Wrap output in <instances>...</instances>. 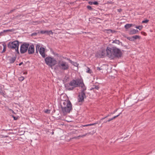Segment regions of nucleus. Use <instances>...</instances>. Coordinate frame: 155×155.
<instances>
[{
    "label": "nucleus",
    "instance_id": "39448f33",
    "mask_svg": "<svg viewBox=\"0 0 155 155\" xmlns=\"http://www.w3.org/2000/svg\"><path fill=\"white\" fill-rule=\"evenodd\" d=\"M58 65L60 68L63 70H67L69 68L68 63L64 61H59Z\"/></svg>",
    "mask_w": 155,
    "mask_h": 155
},
{
    "label": "nucleus",
    "instance_id": "f3484780",
    "mask_svg": "<svg viewBox=\"0 0 155 155\" xmlns=\"http://www.w3.org/2000/svg\"><path fill=\"white\" fill-rule=\"evenodd\" d=\"M96 56L100 58H103L104 57V54L102 53H98L96 54Z\"/></svg>",
    "mask_w": 155,
    "mask_h": 155
},
{
    "label": "nucleus",
    "instance_id": "79ce46f5",
    "mask_svg": "<svg viewBox=\"0 0 155 155\" xmlns=\"http://www.w3.org/2000/svg\"><path fill=\"white\" fill-rule=\"evenodd\" d=\"M106 31H107V33H109L110 32H112V30L110 29L106 30Z\"/></svg>",
    "mask_w": 155,
    "mask_h": 155
},
{
    "label": "nucleus",
    "instance_id": "de8ad7c7",
    "mask_svg": "<svg viewBox=\"0 0 155 155\" xmlns=\"http://www.w3.org/2000/svg\"><path fill=\"white\" fill-rule=\"evenodd\" d=\"M32 36H35L37 35V33H33L32 34Z\"/></svg>",
    "mask_w": 155,
    "mask_h": 155
},
{
    "label": "nucleus",
    "instance_id": "58836bf2",
    "mask_svg": "<svg viewBox=\"0 0 155 155\" xmlns=\"http://www.w3.org/2000/svg\"><path fill=\"white\" fill-rule=\"evenodd\" d=\"M40 33L41 34H45L46 33V31H41Z\"/></svg>",
    "mask_w": 155,
    "mask_h": 155
},
{
    "label": "nucleus",
    "instance_id": "f03ea898",
    "mask_svg": "<svg viewBox=\"0 0 155 155\" xmlns=\"http://www.w3.org/2000/svg\"><path fill=\"white\" fill-rule=\"evenodd\" d=\"M61 107L64 115L70 113V111L72 110V104L69 100L64 102L61 105Z\"/></svg>",
    "mask_w": 155,
    "mask_h": 155
},
{
    "label": "nucleus",
    "instance_id": "0e129e2a",
    "mask_svg": "<svg viewBox=\"0 0 155 155\" xmlns=\"http://www.w3.org/2000/svg\"><path fill=\"white\" fill-rule=\"evenodd\" d=\"M54 134V132H53L52 133V134Z\"/></svg>",
    "mask_w": 155,
    "mask_h": 155
},
{
    "label": "nucleus",
    "instance_id": "6ab92c4d",
    "mask_svg": "<svg viewBox=\"0 0 155 155\" xmlns=\"http://www.w3.org/2000/svg\"><path fill=\"white\" fill-rule=\"evenodd\" d=\"M14 31V29H8L6 30H4L3 31V32H4V33H7L8 32H12Z\"/></svg>",
    "mask_w": 155,
    "mask_h": 155
},
{
    "label": "nucleus",
    "instance_id": "72a5a7b5",
    "mask_svg": "<svg viewBox=\"0 0 155 155\" xmlns=\"http://www.w3.org/2000/svg\"><path fill=\"white\" fill-rule=\"evenodd\" d=\"M40 45L39 44H38L36 45V49H39V50L40 49Z\"/></svg>",
    "mask_w": 155,
    "mask_h": 155
},
{
    "label": "nucleus",
    "instance_id": "680f3d73",
    "mask_svg": "<svg viewBox=\"0 0 155 155\" xmlns=\"http://www.w3.org/2000/svg\"><path fill=\"white\" fill-rule=\"evenodd\" d=\"M101 53H102L103 54H104V53L103 51H102Z\"/></svg>",
    "mask_w": 155,
    "mask_h": 155
},
{
    "label": "nucleus",
    "instance_id": "20e7f679",
    "mask_svg": "<svg viewBox=\"0 0 155 155\" xmlns=\"http://www.w3.org/2000/svg\"><path fill=\"white\" fill-rule=\"evenodd\" d=\"M46 64L51 67L54 66L57 64V61L54 58L50 56H48L45 59Z\"/></svg>",
    "mask_w": 155,
    "mask_h": 155
},
{
    "label": "nucleus",
    "instance_id": "e2e57ef3",
    "mask_svg": "<svg viewBox=\"0 0 155 155\" xmlns=\"http://www.w3.org/2000/svg\"><path fill=\"white\" fill-rule=\"evenodd\" d=\"M97 18V19H100V18Z\"/></svg>",
    "mask_w": 155,
    "mask_h": 155
},
{
    "label": "nucleus",
    "instance_id": "37998d69",
    "mask_svg": "<svg viewBox=\"0 0 155 155\" xmlns=\"http://www.w3.org/2000/svg\"><path fill=\"white\" fill-rule=\"evenodd\" d=\"M112 120V119L111 118V119H109L108 120H106V122H104V123H107V122H110V121H111V120Z\"/></svg>",
    "mask_w": 155,
    "mask_h": 155
},
{
    "label": "nucleus",
    "instance_id": "ddd939ff",
    "mask_svg": "<svg viewBox=\"0 0 155 155\" xmlns=\"http://www.w3.org/2000/svg\"><path fill=\"white\" fill-rule=\"evenodd\" d=\"M16 58V56H14L12 57H11L9 59V62L11 64L13 63L14 62Z\"/></svg>",
    "mask_w": 155,
    "mask_h": 155
},
{
    "label": "nucleus",
    "instance_id": "0eeeda50",
    "mask_svg": "<svg viewBox=\"0 0 155 155\" xmlns=\"http://www.w3.org/2000/svg\"><path fill=\"white\" fill-rule=\"evenodd\" d=\"M86 97L85 93H79L78 98V102H83L84 101V98Z\"/></svg>",
    "mask_w": 155,
    "mask_h": 155
},
{
    "label": "nucleus",
    "instance_id": "bb28decb",
    "mask_svg": "<svg viewBox=\"0 0 155 155\" xmlns=\"http://www.w3.org/2000/svg\"><path fill=\"white\" fill-rule=\"evenodd\" d=\"M0 94L3 96L5 95V92L3 91L1 89H0Z\"/></svg>",
    "mask_w": 155,
    "mask_h": 155
},
{
    "label": "nucleus",
    "instance_id": "7c9ffc66",
    "mask_svg": "<svg viewBox=\"0 0 155 155\" xmlns=\"http://www.w3.org/2000/svg\"><path fill=\"white\" fill-rule=\"evenodd\" d=\"M72 64L74 65L75 66H78V64L77 62H75L73 61V63H72Z\"/></svg>",
    "mask_w": 155,
    "mask_h": 155
},
{
    "label": "nucleus",
    "instance_id": "c756f323",
    "mask_svg": "<svg viewBox=\"0 0 155 155\" xmlns=\"http://www.w3.org/2000/svg\"><path fill=\"white\" fill-rule=\"evenodd\" d=\"M24 79H25V78H24V77H22V76L18 78V80L20 81H23Z\"/></svg>",
    "mask_w": 155,
    "mask_h": 155
},
{
    "label": "nucleus",
    "instance_id": "f8f14e48",
    "mask_svg": "<svg viewBox=\"0 0 155 155\" xmlns=\"http://www.w3.org/2000/svg\"><path fill=\"white\" fill-rule=\"evenodd\" d=\"M134 25H135L134 24H127L125 25L124 27L126 29H128L131 27L134 26Z\"/></svg>",
    "mask_w": 155,
    "mask_h": 155
},
{
    "label": "nucleus",
    "instance_id": "9b49d317",
    "mask_svg": "<svg viewBox=\"0 0 155 155\" xmlns=\"http://www.w3.org/2000/svg\"><path fill=\"white\" fill-rule=\"evenodd\" d=\"M76 81H75V80H73L70 81L69 83V85L70 86H73L74 87H76Z\"/></svg>",
    "mask_w": 155,
    "mask_h": 155
},
{
    "label": "nucleus",
    "instance_id": "a878e982",
    "mask_svg": "<svg viewBox=\"0 0 155 155\" xmlns=\"http://www.w3.org/2000/svg\"><path fill=\"white\" fill-rule=\"evenodd\" d=\"M87 8L88 10L90 11H93L94 10V9L93 8H92L91 6L90 5H87Z\"/></svg>",
    "mask_w": 155,
    "mask_h": 155
},
{
    "label": "nucleus",
    "instance_id": "1a4fd4ad",
    "mask_svg": "<svg viewBox=\"0 0 155 155\" xmlns=\"http://www.w3.org/2000/svg\"><path fill=\"white\" fill-rule=\"evenodd\" d=\"M76 81V87H80L81 85H84V83L83 82V80L81 79H78L75 80Z\"/></svg>",
    "mask_w": 155,
    "mask_h": 155
},
{
    "label": "nucleus",
    "instance_id": "473e14b6",
    "mask_svg": "<svg viewBox=\"0 0 155 155\" xmlns=\"http://www.w3.org/2000/svg\"><path fill=\"white\" fill-rule=\"evenodd\" d=\"M149 20L147 19H146L145 20H143L142 21V23H147L148 21Z\"/></svg>",
    "mask_w": 155,
    "mask_h": 155
},
{
    "label": "nucleus",
    "instance_id": "b1692460",
    "mask_svg": "<svg viewBox=\"0 0 155 155\" xmlns=\"http://www.w3.org/2000/svg\"><path fill=\"white\" fill-rule=\"evenodd\" d=\"M47 34L50 35L51 34H53V32L51 31H46V33Z\"/></svg>",
    "mask_w": 155,
    "mask_h": 155
},
{
    "label": "nucleus",
    "instance_id": "5701e85b",
    "mask_svg": "<svg viewBox=\"0 0 155 155\" xmlns=\"http://www.w3.org/2000/svg\"><path fill=\"white\" fill-rule=\"evenodd\" d=\"M97 123H98L97 122H96V123H93V124H87L85 125H84L83 126H84V127L86 126L87 127V126H90L94 125H95V124H97Z\"/></svg>",
    "mask_w": 155,
    "mask_h": 155
},
{
    "label": "nucleus",
    "instance_id": "864d4df0",
    "mask_svg": "<svg viewBox=\"0 0 155 155\" xmlns=\"http://www.w3.org/2000/svg\"><path fill=\"white\" fill-rule=\"evenodd\" d=\"M38 51H39V49H36V53H38Z\"/></svg>",
    "mask_w": 155,
    "mask_h": 155
},
{
    "label": "nucleus",
    "instance_id": "ea45409f",
    "mask_svg": "<svg viewBox=\"0 0 155 155\" xmlns=\"http://www.w3.org/2000/svg\"><path fill=\"white\" fill-rule=\"evenodd\" d=\"M4 32H3V31L0 32V36H2L5 35Z\"/></svg>",
    "mask_w": 155,
    "mask_h": 155
},
{
    "label": "nucleus",
    "instance_id": "a18cd8bd",
    "mask_svg": "<svg viewBox=\"0 0 155 155\" xmlns=\"http://www.w3.org/2000/svg\"><path fill=\"white\" fill-rule=\"evenodd\" d=\"M2 46H0V53H1V52L2 51Z\"/></svg>",
    "mask_w": 155,
    "mask_h": 155
},
{
    "label": "nucleus",
    "instance_id": "49530a36",
    "mask_svg": "<svg viewBox=\"0 0 155 155\" xmlns=\"http://www.w3.org/2000/svg\"><path fill=\"white\" fill-rule=\"evenodd\" d=\"M141 34H143V35H146V34L145 32H143V31H142L141 32Z\"/></svg>",
    "mask_w": 155,
    "mask_h": 155
},
{
    "label": "nucleus",
    "instance_id": "423d86ee",
    "mask_svg": "<svg viewBox=\"0 0 155 155\" xmlns=\"http://www.w3.org/2000/svg\"><path fill=\"white\" fill-rule=\"evenodd\" d=\"M29 46V43L24 42L21 46L20 50L21 53L24 54L26 52Z\"/></svg>",
    "mask_w": 155,
    "mask_h": 155
},
{
    "label": "nucleus",
    "instance_id": "8fccbe9b",
    "mask_svg": "<svg viewBox=\"0 0 155 155\" xmlns=\"http://www.w3.org/2000/svg\"><path fill=\"white\" fill-rule=\"evenodd\" d=\"M77 138H78V137H72V138H70V140H71V139H77Z\"/></svg>",
    "mask_w": 155,
    "mask_h": 155
},
{
    "label": "nucleus",
    "instance_id": "603ef678",
    "mask_svg": "<svg viewBox=\"0 0 155 155\" xmlns=\"http://www.w3.org/2000/svg\"><path fill=\"white\" fill-rule=\"evenodd\" d=\"M55 55H57V56L58 57V54H57V53H53Z\"/></svg>",
    "mask_w": 155,
    "mask_h": 155
},
{
    "label": "nucleus",
    "instance_id": "f257e3e1",
    "mask_svg": "<svg viewBox=\"0 0 155 155\" xmlns=\"http://www.w3.org/2000/svg\"><path fill=\"white\" fill-rule=\"evenodd\" d=\"M106 51L107 55L109 58L113 59L114 58H120L122 56V52L120 50L116 47H108Z\"/></svg>",
    "mask_w": 155,
    "mask_h": 155
},
{
    "label": "nucleus",
    "instance_id": "c85d7f7f",
    "mask_svg": "<svg viewBox=\"0 0 155 155\" xmlns=\"http://www.w3.org/2000/svg\"><path fill=\"white\" fill-rule=\"evenodd\" d=\"M88 70L87 71V72L89 74H91L92 72L91 70L89 68H87Z\"/></svg>",
    "mask_w": 155,
    "mask_h": 155
},
{
    "label": "nucleus",
    "instance_id": "2f4dec72",
    "mask_svg": "<svg viewBox=\"0 0 155 155\" xmlns=\"http://www.w3.org/2000/svg\"><path fill=\"white\" fill-rule=\"evenodd\" d=\"M12 117L15 120H18V117H19L18 116L16 117H15L14 115H12Z\"/></svg>",
    "mask_w": 155,
    "mask_h": 155
},
{
    "label": "nucleus",
    "instance_id": "412c9836",
    "mask_svg": "<svg viewBox=\"0 0 155 155\" xmlns=\"http://www.w3.org/2000/svg\"><path fill=\"white\" fill-rule=\"evenodd\" d=\"M132 38L134 40L135 39H140V37L139 36L136 35L133 36Z\"/></svg>",
    "mask_w": 155,
    "mask_h": 155
},
{
    "label": "nucleus",
    "instance_id": "a19ab883",
    "mask_svg": "<svg viewBox=\"0 0 155 155\" xmlns=\"http://www.w3.org/2000/svg\"><path fill=\"white\" fill-rule=\"evenodd\" d=\"M17 8H15V9H14L10 11L8 13V14H9L10 13H12V12H13Z\"/></svg>",
    "mask_w": 155,
    "mask_h": 155
},
{
    "label": "nucleus",
    "instance_id": "052dcab7",
    "mask_svg": "<svg viewBox=\"0 0 155 155\" xmlns=\"http://www.w3.org/2000/svg\"><path fill=\"white\" fill-rule=\"evenodd\" d=\"M48 110H46V111H45V113H48Z\"/></svg>",
    "mask_w": 155,
    "mask_h": 155
},
{
    "label": "nucleus",
    "instance_id": "c03bdc74",
    "mask_svg": "<svg viewBox=\"0 0 155 155\" xmlns=\"http://www.w3.org/2000/svg\"><path fill=\"white\" fill-rule=\"evenodd\" d=\"M67 60H69V62L71 63V64L72 63H73V61H71V60L69 59L68 58H67Z\"/></svg>",
    "mask_w": 155,
    "mask_h": 155
},
{
    "label": "nucleus",
    "instance_id": "4468645a",
    "mask_svg": "<svg viewBox=\"0 0 155 155\" xmlns=\"http://www.w3.org/2000/svg\"><path fill=\"white\" fill-rule=\"evenodd\" d=\"M138 32V31L137 30L133 29L130 30V35H133L137 34Z\"/></svg>",
    "mask_w": 155,
    "mask_h": 155
},
{
    "label": "nucleus",
    "instance_id": "e433bc0d",
    "mask_svg": "<svg viewBox=\"0 0 155 155\" xmlns=\"http://www.w3.org/2000/svg\"><path fill=\"white\" fill-rule=\"evenodd\" d=\"M109 114H108L107 115L106 117H104L102 118L100 120V122H101L102 120H103L104 119H105V118L108 117H109Z\"/></svg>",
    "mask_w": 155,
    "mask_h": 155
},
{
    "label": "nucleus",
    "instance_id": "9d476101",
    "mask_svg": "<svg viewBox=\"0 0 155 155\" xmlns=\"http://www.w3.org/2000/svg\"><path fill=\"white\" fill-rule=\"evenodd\" d=\"M45 48L42 47L40 48L39 50L40 54L43 58H45L47 56V55L45 53Z\"/></svg>",
    "mask_w": 155,
    "mask_h": 155
},
{
    "label": "nucleus",
    "instance_id": "2eb2a0df",
    "mask_svg": "<svg viewBox=\"0 0 155 155\" xmlns=\"http://www.w3.org/2000/svg\"><path fill=\"white\" fill-rule=\"evenodd\" d=\"M80 87H81L82 88L81 92V93H85L84 92V91L86 89V87L85 86L84 84V85H81Z\"/></svg>",
    "mask_w": 155,
    "mask_h": 155
},
{
    "label": "nucleus",
    "instance_id": "cd10ccee",
    "mask_svg": "<svg viewBox=\"0 0 155 155\" xmlns=\"http://www.w3.org/2000/svg\"><path fill=\"white\" fill-rule=\"evenodd\" d=\"M127 39H128V40H129L130 41H134V39H133V38H132V37H128L127 38Z\"/></svg>",
    "mask_w": 155,
    "mask_h": 155
},
{
    "label": "nucleus",
    "instance_id": "09e8293b",
    "mask_svg": "<svg viewBox=\"0 0 155 155\" xmlns=\"http://www.w3.org/2000/svg\"><path fill=\"white\" fill-rule=\"evenodd\" d=\"M97 70L100 71V70H102V68L100 67H97Z\"/></svg>",
    "mask_w": 155,
    "mask_h": 155
},
{
    "label": "nucleus",
    "instance_id": "f704fd0d",
    "mask_svg": "<svg viewBox=\"0 0 155 155\" xmlns=\"http://www.w3.org/2000/svg\"><path fill=\"white\" fill-rule=\"evenodd\" d=\"M121 113H120L119 114H118V115H116V116H115L114 117H112V118H111L112 119V120L115 119V118H116V117H118L119 116V115H120V114H121Z\"/></svg>",
    "mask_w": 155,
    "mask_h": 155
},
{
    "label": "nucleus",
    "instance_id": "c9c22d12",
    "mask_svg": "<svg viewBox=\"0 0 155 155\" xmlns=\"http://www.w3.org/2000/svg\"><path fill=\"white\" fill-rule=\"evenodd\" d=\"M74 87H69L68 86V89L69 91H71L73 90L74 89Z\"/></svg>",
    "mask_w": 155,
    "mask_h": 155
},
{
    "label": "nucleus",
    "instance_id": "5fc2aeb1",
    "mask_svg": "<svg viewBox=\"0 0 155 155\" xmlns=\"http://www.w3.org/2000/svg\"><path fill=\"white\" fill-rule=\"evenodd\" d=\"M117 11H118V12H120L122 11V10L121 9H118L117 10Z\"/></svg>",
    "mask_w": 155,
    "mask_h": 155
},
{
    "label": "nucleus",
    "instance_id": "bf43d9fd",
    "mask_svg": "<svg viewBox=\"0 0 155 155\" xmlns=\"http://www.w3.org/2000/svg\"><path fill=\"white\" fill-rule=\"evenodd\" d=\"M117 110H115L114 111V112H113V114H114V113H115V112L117 111Z\"/></svg>",
    "mask_w": 155,
    "mask_h": 155
},
{
    "label": "nucleus",
    "instance_id": "4be33fe9",
    "mask_svg": "<svg viewBox=\"0 0 155 155\" xmlns=\"http://www.w3.org/2000/svg\"><path fill=\"white\" fill-rule=\"evenodd\" d=\"M113 43H115L118 45H120V41L118 40H115L113 41Z\"/></svg>",
    "mask_w": 155,
    "mask_h": 155
},
{
    "label": "nucleus",
    "instance_id": "6e6d98bb",
    "mask_svg": "<svg viewBox=\"0 0 155 155\" xmlns=\"http://www.w3.org/2000/svg\"><path fill=\"white\" fill-rule=\"evenodd\" d=\"M23 64V62H21V63H20L19 64V66H21V65L22 64Z\"/></svg>",
    "mask_w": 155,
    "mask_h": 155
},
{
    "label": "nucleus",
    "instance_id": "dca6fc26",
    "mask_svg": "<svg viewBox=\"0 0 155 155\" xmlns=\"http://www.w3.org/2000/svg\"><path fill=\"white\" fill-rule=\"evenodd\" d=\"M2 45L3 47V50H2V51L1 52V53H3L5 52L7 47L5 43L3 44Z\"/></svg>",
    "mask_w": 155,
    "mask_h": 155
},
{
    "label": "nucleus",
    "instance_id": "3c124183",
    "mask_svg": "<svg viewBox=\"0 0 155 155\" xmlns=\"http://www.w3.org/2000/svg\"><path fill=\"white\" fill-rule=\"evenodd\" d=\"M2 138H5V137H8V136H5L4 135H2Z\"/></svg>",
    "mask_w": 155,
    "mask_h": 155
},
{
    "label": "nucleus",
    "instance_id": "aec40b11",
    "mask_svg": "<svg viewBox=\"0 0 155 155\" xmlns=\"http://www.w3.org/2000/svg\"><path fill=\"white\" fill-rule=\"evenodd\" d=\"M99 88V87L98 86H96V85H93V87H92L91 89V90H94V89H96L97 90H98Z\"/></svg>",
    "mask_w": 155,
    "mask_h": 155
},
{
    "label": "nucleus",
    "instance_id": "6e6552de",
    "mask_svg": "<svg viewBox=\"0 0 155 155\" xmlns=\"http://www.w3.org/2000/svg\"><path fill=\"white\" fill-rule=\"evenodd\" d=\"M28 51L29 54H32L34 53L35 49L34 45L33 44H31L30 45H29Z\"/></svg>",
    "mask_w": 155,
    "mask_h": 155
},
{
    "label": "nucleus",
    "instance_id": "7ed1b4c3",
    "mask_svg": "<svg viewBox=\"0 0 155 155\" xmlns=\"http://www.w3.org/2000/svg\"><path fill=\"white\" fill-rule=\"evenodd\" d=\"M19 42L18 41L9 42L7 44V47L10 50H15L18 54H19L18 50Z\"/></svg>",
    "mask_w": 155,
    "mask_h": 155
},
{
    "label": "nucleus",
    "instance_id": "13d9d810",
    "mask_svg": "<svg viewBox=\"0 0 155 155\" xmlns=\"http://www.w3.org/2000/svg\"><path fill=\"white\" fill-rule=\"evenodd\" d=\"M120 45L122 46H123V44L122 42H120Z\"/></svg>",
    "mask_w": 155,
    "mask_h": 155
},
{
    "label": "nucleus",
    "instance_id": "393cba45",
    "mask_svg": "<svg viewBox=\"0 0 155 155\" xmlns=\"http://www.w3.org/2000/svg\"><path fill=\"white\" fill-rule=\"evenodd\" d=\"M143 27L142 25L138 26H136V28L137 29H138L140 30H141Z\"/></svg>",
    "mask_w": 155,
    "mask_h": 155
},
{
    "label": "nucleus",
    "instance_id": "4c0bfd02",
    "mask_svg": "<svg viewBox=\"0 0 155 155\" xmlns=\"http://www.w3.org/2000/svg\"><path fill=\"white\" fill-rule=\"evenodd\" d=\"M87 135V134H84V135H82L81 136L79 135V136H78V138H79L81 137H84L85 136H86Z\"/></svg>",
    "mask_w": 155,
    "mask_h": 155
},
{
    "label": "nucleus",
    "instance_id": "4d7b16f0",
    "mask_svg": "<svg viewBox=\"0 0 155 155\" xmlns=\"http://www.w3.org/2000/svg\"><path fill=\"white\" fill-rule=\"evenodd\" d=\"M27 74V71H25L23 73L24 74Z\"/></svg>",
    "mask_w": 155,
    "mask_h": 155
},
{
    "label": "nucleus",
    "instance_id": "a211bd4d",
    "mask_svg": "<svg viewBox=\"0 0 155 155\" xmlns=\"http://www.w3.org/2000/svg\"><path fill=\"white\" fill-rule=\"evenodd\" d=\"M88 3L90 5L94 4L96 5H98L99 4L98 2H97V1H95L94 2H89Z\"/></svg>",
    "mask_w": 155,
    "mask_h": 155
}]
</instances>
